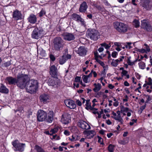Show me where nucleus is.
Instances as JSON below:
<instances>
[{"label":"nucleus","mask_w":152,"mask_h":152,"mask_svg":"<svg viewBox=\"0 0 152 152\" xmlns=\"http://www.w3.org/2000/svg\"><path fill=\"white\" fill-rule=\"evenodd\" d=\"M22 82L23 84L20 89L26 88L28 92L30 93L35 92L38 88V83L37 80H29L28 76L24 74Z\"/></svg>","instance_id":"obj_1"},{"label":"nucleus","mask_w":152,"mask_h":152,"mask_svg":"<svg viewBox=\"0 0 152 152\" xmlns=\"http://www.w3.org/2000/svg\"><path fill=\"white\" fill-rule=\"evenodd\" d=\"M23 75L24 74L22 73H18L16 78L10 76L8 77H6L5 80L9 85L16 84L17 86L20 88L21 86H23L22 81Z\"/></svg>","instance_id":"obj_2"},{"label":"nucleus","mask_w":152,"mask_h":152,"mask_svg":"<svg viewBox=\"0 0 152 152\" xmlns=\"http://www.w3.org/2000/svg\"><path fill=\"white\" fill-rule=\"evenodd\" d=\"M113 26L117 31L121 34L126 32L128 29V26L126 24L117 21L113 23Z\"/></svg>","instance_id":"obj_3"},{"label":"nucleus","mask_w":152,"mask_h":152,"mask_svg":"<svg viewBox=\"0 0 152 152\" xmlns=\"http://www.w3.org/2000/svg\"><path fill=\"white\" fill-rule=\"evenodd\" d=\"M64 45V41L60 37L55 38L53 40V48L56 51H60L62 49Z\"/></svg>","instance_id":"obj_4"},{"label":"nucleus","mask_w":152,"mask_h":152,"mask_svg":"<svg viewBox=\"0 0 152 152\" xmlns=\"http://www.w3.org/2000/svg\"><path fill=\"white\" fill-rule=\"evenodd\" d=\"M99 35V32L95 29L89 28L86 31V36L87 38L93 40H97Z\"/></svg>","instance_id":"obj_5"},{"label":"nucleus","mask_w":152,"mask_h":152,"mask_svg":"<svg viewBox=\"0 0 152 152\" xmlns=\"http://www.w3.org/2000/svg\"><path fill=\"white\" fill-rule=\"evenodd\" d=\"M12 144L14 148V150L15 151L22 152L24 151L25 144L19 142L18 140H16L13 141L12 142Z\"/></svg>","instance_id":"obj_6"},{"label":"nucleus","mask_w":152,"mask_h":152,"mask_svg":"<svg viewBox=\"0 0 152 152\" xmlns=\"http://www.w3.org/2000/svg\"><path fill=\"white\" fill-rule=\"evenodd\" d=\"M43 31V30L42 27H36L32 32V37L34 39H38L41 37Z\"/></svg>","instance_id":"obj_7"},{"label":"nucleus","mask_w":152,"mask_h":152,"mask_svg":"<svg viewBox=\"0 0 152 152\" xmlns=\"http://www.w3.org/2000/svg\"><path fill=\"white\" fill-rule=\"evenodd\" d=\"M37 115L38 120L39 121H42L45 120L47 114L43 110H39L37 112Z\"/></svg>","instance_id":"obj_8"},{"label":"nucleus","mask_w":152,"mask_h":152,"mask_svg":"<svg viewBox=\"0 0 152 152\" xmlns=\"http://www.w3.org/2000/svg\"><path fill=\"white\" fill-rule=\"evenodd\" d=\"M70 115L68 113H65L62 115L61 122L64 124H66L71 121Z\"/></svg>","instance_id":"obj_9"},{"label":"nucleus","mask_w":152,"mask_h":152,"mask_svg":"<svg viewBox=\"0 0 152 152\" xmlns=\"http://www.w3.org/2000/svg\"><path fill=\"white\" fill-rule=\"evenodd\" d=\"M77 125L79 127L83 129H88L91 128L90 126L86 122L82 120L79 121Z\"/></svg>","instance_id":"obj_10"},{"label":"nucleus","mask_w":152,"mask_h":152,"mask_svg":"<svg viewBox=\"0 0 152 152\" xmlns=\"http://www.w3.org/2000/svg\"><path fill=\"white\" fill-rule=\"evenodd\" d=\"M141 26L142 28L147 31H150L152 30V27L148 22L145 20L142 21Z\"/></svg>","instance_id":"obj_11"},{"label":"nucleus","mask_w":152,"mask_h":152,"mask_svg":"<svg viewBox=\"0 0 152 152\" xmlns=\"http://www.w3.org/2000/svg\"><path fill=\"white\" fill-rule=\"evenodd\" d=\"M64 102L67 107L70 109H74L76 107V105L74 101L72 100L66 99Z\"/></svg>","instance_id":"obj_12"},{"label":"nucleus","mask_w":152,"mask_h":152,"mask_svg":"<svg viewBox=\"0 0 152 152\" xmlns=\"http://www.w3.org/2000/svg\"><path fill=\"white\" fill-rule=\"evenodd\" d=\"M87 51V48L84 46H80L78 48L76 52L80 56H83L86 55Z\"/></svg>","instance_id":"obj_13"},{"label":"nucleus","mask_w":152,"mask_h":152,"mask_svg":"<svg viewBox=\"0 0 152 152\" xmlns=\"http://www.w3.org/2000/svg\"><path fill=\"white\" fill-rule=\"evenodd\" d=\"M150 2V0H141L142 6L147 10H150L151 7Z\"/></svg>","instance_id":"obj_14"},{"label":"nucleus","mask_w":152,"mask_h":152,"mask_svg":"<svg viewBox=\"0 0 152 152\" xmlns=\"http://www.w3.org/2000/svg\"><path fill=\"white\" fill-rule=\"evenodd\" d=\"M63 39L65 40L70 41L74 40L75 37L73 34L68 33H65L62 34Z\"/></svg>","instance_id":"obj_15"},{"label":"nucleus","mask_w":152,"mask_h":152,"mask_svg":"<svg viewBox=\"0 0 152 152\" xmlns=\"http://www.w3.org/2000/svg\"><path fill=\"white\" fill-rule=\"evenodd\" d=\"M50 74L52 77H55L57 75V68L54 65H53L50 67Z\"/></svg>","instance_id":"obj_16"},{"label":"nucleus","mask_w":152,"mask_h":152,"mask_svg":"<svg viewBox=\"0 0 152 152\" xmlns=\"http://www.w3.org/2000/svg\"><path fill=\"white\" fill-rule=\"evenodd\" d=\"M53 77L51 76L49 78L48 83L49 86H54L57 84V79L56 78H54Z\"/></svg>","instance_id":"obj_17"},{"label":"nucleus","mask_w":152,"mask_h":152,"mask_svg":"<svg viewBox=\"0 0 152 152\" xmlns=\"http://www.w3.org/2000/svg\"><path fill=\"white\" fill-rule=\"evenodd\" d=\"M27 20L28 22L30 23L34 24L37 21L36 16L33 14H31L28 18Z\"/></svg>","instance_id":"obj_18"},{"label":"nucleus","mask_w":152,"mask_h":152,"mask_svg":"<svg viewBox=\"0 0 152 152\" xmlns=\"http://www.w3.org/2000/svg\"><path fill=\"white\" fill-rule=\"evenodd\" d=\"M53 112L52 111H49L48 112V115L46 116V119H45L46 121L47 122L50 123L52 122L53 121Z\"/></svg>","instance_id":"obj_19"},{"label":"nucleus","mask_w":152,"mask_h":152,"mask_svg":"<svg viewBox=\"0 0 152 152\" xmlns=\"http://www.w3.org/2000/svg\"><path fill=\"white\" fill-rule=\"evenodd\" d=\"M12 16L13 18L16 20L22 19V15L20 12L18 10H16L13 12Z\"/></svg>","instance_id":"obj_20"},{"label":"nucleus","mask_w":152,"mask_h":152,"mask_svg":"<svg viewBox=\"0 0 152 152\" xmlns=\"http://www.w3.org/2000/svg\"><path fill=\"white\" fill-rule=\"evenodd\" d=\"M88 5L85 1H83L80 6L79 11L81 12H85L88 8Z\"/></svg>","instance_id":"obj_21"},{"label":"nucleus","mask_w":152,"mask_h":152,"mask_svg":"<svg viewBox=\"0 0 152 152\" xmlns=\"http://www.w3.org/2000/svg\"><path fill=\"white\" fill-rule=\"evenodd\" d=\"M40 99L41 102L45 104L48 102L49 100V96L46 94H43L40 96Z\"/></svg>","instance_id":"obj_22"},{"label":"nucleus","mask_w":152,"mask_h":152,"mask_svg":"<svg viewBox=\"0 0 152 152\" xmlns=\"http://www.w3.org/2000/svg\"><path fill=\"white\" fill-rule=\"evenodd\" d=\"M121 111L118 110L117 111V113L118 114L117 117L111 116V117L114 119L120 122L121 124H123V120L122 118L121 117L120 114Z\"/></svg>","instance_id":"obj_23"},{"label":"nucleus","mask_w":152,"mask_h":152,"mask_svg":"<svg viewBox=\"0 0 152 152\" xmlns=\"http://www.w3.org/2000/svg\"><path fill=\"white\" fill-rule=\"evenodd\" d=\"M0 92L7 94L9 92V90L2 84H1L0 86Z\"/></svg>","instance_id":"obj_24"},{"label":"nucleus","mask_w":152,"mask_h":152,"mask_svg":"<svg viewBox=\"0 0 152 152\" xmlns=\"http://www.w3.org/2000/svg\"><path fill=\"white\" fill-rule=\"evenodd\" d=\"M94 86L95 88L93 89V90L95 92H97L99 91L102 87L101 84L98 83L97 84L96 83H94Z\"/></svg>","instance_id":"obj_25"},{"label":"nucleus","mask_w":152,"mask_h":152,"mask_svg":"<svg viewBox=\"0 0 152 152\" xmlns=\"http://www.w3.org/2000/svg\"><path fill=\"white\" fill-rule=\"evenodd\" d=\"M72 17L73 20L78 22L79 21V20H81V19L80 16L75 13H73L72 15Z\"/></svg>","instance_id":"obj_26"},{"label":"nucleus","mask_w":152,"mask_h":152,"mask_svg":"<svg viewBox=\"0 0 152 152\" xmlns=\"http://www.w3.org/2000/svg\"><path fill=\"white\" fill-rule=\"evenodd\" d=\"M66 60L65 56L63 55L62 56L59 58V62L60 64H64Z\"/></svg>","instance_id":"obj_27"},{"label":"nucleus","mask_w":152,"mask_h":152,"mask_svg":"<svg viewBox=\"0 0 152 152\" xmlns=\"http://www.w3.org/2000/svg\"><path fill=\"white\" fill-rule=\"evenodd\" d=\"M95 59L97 62H98L101 66L103 67V68H107V69L108 68V66H105L104 64V62L99 60L97 57L95 58Z\"/></svg>","instance_id":"obj_28"},{"label":"nucleus","mask_w":152,"mask_h":152,"mask_svg":"<svg viewBox=\"0 0 152 152\" xmlns=\"http://www.w3.org/2000/svg\"><path fill=\"white\" fill-rule=\"evenodd\" d=\"M35 149L37 152H45V151L41 147L37 145L35 146Z\"/></svg>","instance_id":"obj_29"},{"label":"nucleus","mask_w":152,"mask_h":152,"mask_svg":"<svg viewBox=\"0 0 152 152\" xmlns=\"http://www.w3.org/2000/svg\"><path fill=\"white\" fill-rule=\"evenodd\" d=\"M133 24L134 27L137 28L140 26V22L137 19H134L133 22Z\"/></svg>","instance_id":"obj_30"},{"label":"nucleus","mask_w":152,"mask_h":152,"mask_svg":"<svg viewBox=\"0 0 152 152\" xmlns=\"http://www.w3.org/2000/svg\"><path fill=\"white\" fill-rule=\"evenodd\" d=\"M114 145L111 144H110L108 147V150L110 152H113L114 151Z\"/></svg>","instance_id":"obj_31"},{"label":"nucleus","mask_w":152,"mask_h":152,"mask_svg":"<svg viewBox=\"0 0 152 152\" xmlns=\"http://www.w3.org/2000/svg\"><path fill=\"white\" fill-rule=\"evenodd\" d=\"M58 128L57 127H55L53 129H51L50 131V135H52L53 134L56 133L58 132Z\"/></svg>","instance_id":"obj_32"},{"label":"nucleus","mask_w":152,"mask_h":152,"mask_svg":"<svg viewBox=\"0 0 152 152\" xmlns=\"http://www.w3.org/2000/svg\"><path fill=\"white\" fill-rule=\"evenodd\" d=\"M121 112L122 113L124 112H127L129 110L128 107H124L123 105H121L120 107Z\"/></svg>","instance_id":"obj_33"},{"label":"nucleus","mask_w":152,"mask_h":152,"mask_svg":"<svg viewBox=\"0 0 152 152\" xmlns=\"http://www.w3.org/2000/svg\"><path fill=\"white\" fill-rule=\"evenodd\" d=\"M144 98H145V97L147 99V100L145 101V103L146 104V103H148L149 101H151V98L149 95L144 94Z\"/></svg>","instance_id":"obj_34"},{"label":"nucleus","mask_w":152,"mask_h":152,"mask_svg":"<svg viewBox=\"0 0 152 152\" xmlns=\"http://www.w3.org/2000/svg\"><path fill=\"white\" fill-rule=\"evenodd\" d=\"M70 129L72 133H75L77 131L78 129L75 126H73L70 128Z\"/></svg>","instance_id":"obj_35"},{"label":"nucleus","mask_w":152,"mask_h":152,"mask_svg":"<svg viewBox=\"0 0 152 152\" xmlns=\"http://www.w3.org/2000/svg\"><path fill=\"white\" fill-rule=\"evenodd\" d=\"M138 64L139 67L140 69H145V64L143 62H140Z\"/></svg>","instance_id":"obj_36"},{"label":"nucleus","mask_w":152,"mask_h":152,"mask_svg":"<svg viewBox=\"0 0 152 152\" xmlns=\"http://www.w3.org/2000/svg\"><path fill=\"white\" fill-rule=\"evenodd\" d=\"M11 65V63L10 61H9L3 64L2 66L4 67H7L10 66Z\"/></svg>","instance_id":"obj_37"},{"label":"nucleus","mask_w":152,"mask_h":152,"mask_svg":"<svg viewBox=\"0 0 152 152\" xmlns=\"http://www.w3.org/2000/svg\"><path fill=\"white\" fill-rule=\"evenodd\" d=\"M86 109L88 110V107L91 105V103L90 102V100H86Z\"/></svg>","instance_id":"obj_38"},{"label":"nucleus","mask_w":152,"mask_h":152,"mask_svg":"<svg viewBox=\"0 0 152 152\" xmlns=\"http://www.w3.org/2000/svg\"><path fill=\"white\" fill-rule=\"evenodd\" d=\"M126 44L125 45V47L126 48H128L129 49H130L132 48V47L131 46L132 43L131 42H127L126 43Z\"/></svg>","instance_id":"obj_39"},{"label":"nucleus","mask_w":152,"mask_h":152,"mask_svg":"<svg viewBox=\"0 0 152 152\" xmlns=\"http://www.w3.org/2000/svg\"><path fill=\"white\" fill-rule=\"evenodd\" d=\"M46 12L45 10L42 9L40 12L39 13V16L40 17H42L45 14Z\"/></svg>","instance_id":"obj_40"},{"label":"nucleus","mask_w":152,"mask_h":152,"mask_svg":"<svg viewBox=\"0 0 152 152\" xmlns=\"http://www.w3.org/2000/svg\"><path fill=\"white\" fill-rule=\"evenodd\" d=\"M99 11H100L101 12H104L105 11V9L103 7H102L99 5L97 8V9Z\"/></svg>","instance_id":"obj_41"},{"label":"nucleus","mask_w":152,"mask_h":152,"mask_svg":"<svg viewBox=\"0 0 152 152\" xmlns=\"http://www.w3.org/2000/svg\"><path fill=\"white\" fill-rule=\"evenodd\" d=\"M131 58V57H130L128 58L127 63L128 64V65H129L132 66L134 65V62H132L130 60V58Z\"/></svg>","instance_id":"obj_42"},{"label":"nucleus","mask_w":152,"mask_h":152,"mask_svg":"<svg viewBox=\"0 0 152 152\" xmlns=\"http://www.w3.org/2000/svg\"><path fill=\"white\" fill-rule=\"evenodd\" d=\"M88 78L86 75H84L83 76V80L85 83H87Z\"/></svg>","instance_id":"obj_43"},{"label":"nucleus","mask_w":152,"mask_h":152,"mask_svg":"<svg viewBox=\"0 0 152 152\" xmlns=\"http://www.w3.org/2000/svg\"><path fill=\"white\" fill-rule=\"evenodd\" d=\"M101 45L104 47L106 49H109L110 47V45L109 46L108 45L105 43H102L101 44Z\"/></svg>","instance_id":"obj_44"},{"label":"nucleus","mask_w":152,"mask_h":152,"mask_svg":"<svg viewBox=\"0 0 152 152\" xmlns=\"http://www.w3.org/2000/svg\"><path fill=\"white\" fill-rule=\"evenodd\" d=\"M118 55V53L116 51H113L112 52L111 56L112 57L114 58L116 57L117 55Z\"/></svg>","instance_id":"obj_45"},{"label":"nucleus","mask_w":152,"mask_h":152,"mask_svg":"<svg viewBox=\"0 0 152 152\" xmlns=\"http://www.w3.org/2000/svg\"><path fill=\"white\" fill-rule=\"evenodd\" d=\"M111 65L114 67H116L117 66L118 64L115 62V60L113 59V61L111 63Z\"/></svg>","instance_id":"obj_46"},{"label":"nucleus","mask_w":152,"mask_h":152,"mask_svg":"<svg viewBox=\"0 0 152 152\" xmlns=\"http://www.w3.org/2000/svg\"><path fill=\"white\" fill-rule=\"evenodd\" d=\"M97 138L98 139V142L100 143L101 144H103V143L102 142V138L99 136H97Z\"/></svg>","instance_id":"obj_47"},{"label":"nucleus","mask_w":152,"mask_h":152,"mask_svg":"<svg viewBox=\"0 0 152 152\" xmlns=\"http://www.w3.org/2000/svg\"><path fill=\"white\" fill-rule=\"evenodd\" d=\"M81 79V77H77L75 78V81L76 82H80Z\"/></svg>","instance_id":"obj_48"},{"label":"nucleus","mask_w":152,"mask_h":152,"mask_svg":"<svg viewBox=\"0 0 152 152\" xmlns=\"http://www.w3.org/2000/svg\"><path fill=\"white\" fill-rule=\"evenodd\" d=\"M50 57L51 60H52V61H54L56 59V58L52 54H50Z\"/></svg>","instance_id":"obj_49"},{"label":"nucleus","mask_w":152,"mask_h":152,"mask_svg":"<svg viewBox=\"0 0 152 152\" xmlns=\"http://www.w3.org/2000/svg\"><path fill=\"white\" fill-rule=\"evenodd\" d=\"M88 133L89 135L92 134V135H91V136H92V137L94 135V131L93 130L89 131H88Z\"/></svg>","instance_id":"obj_50"},{"label":"nucleus","mask_w":152,"mask_h":152,"mask_svg":"<svg viewBox=\"0 0 152 152\" xmlns=\"http://www.w3.org/2000/svg\"><path fill=\"white\" fill-rule=\"evenodd\" d=\"M146 104L145 103V104L144 105L141 106L140 107V110H141V111L140 112V113H141L142 111L144 109H145V107H146Z\"/></svg>","instance_id":"obj_51"},{"label":"nucleus","mask_w":152,"mask_h":152,"mask_svg":"<svg viewBox=\"0 0 152 152\" xmlns=\"http://www.w3.org/2000/svg\"><path fill=\"white\" fill-rule=\"evenodd\" d=\"M103 93V92L101 91L99 92L96 94V97H99Z\"/></svg>","instance_id":"obj_52"},{"label":"nucleus","mask_w":152,"mask_h":152,"mask_svg":"<svg viewBox=\"0 0 152 152\" xmlns=\"http://www.w3.org/2000/svg\"><path fill=\"white\" fill-rule=\"evenodd\" d=\"M76 102L77 104L79 106H81L82 105L81 102L79 100H77Z\"/></svg>","instance_id":"obj_53"},{"label":"nucleus","mask_w":152,"mask_h":152,"mask_svg":"<svg viewBox=\"0 0 152 152\" xmlns=\"http://www.w3.org/2000/svg\"><path fill=\"white\" fill-rule=\"evenodd\" d=\"M148 83L147 84L148 85H152V79L151 78L149 77L148 78Z\"/></svg>","instance_id":"obj_54"},{"label":"nucleus","mask_w":152,"mask_h":152,"mask_svg":"<svg viewBox=\"0 0 152 152\" xmlns=\"http://www.w3.org/2000/svg\"><path fill=\"white\" fill-rule=\"evenodd\" d=\"M135 76L138 79H140L141 77L140 75L138 73H135Z\"/></svg>","instance_id":"obj_55"},{"label":"nucleus","mask_w":152,"mask_h":152,"mask_svg":"<svg viewBox=\"0 0 152 152\" xmlns=\"http://www.w3.org/2000/svg\"><path fill=\"white\" fill-rule=\"evenodd\" d=\"M64 134L66 136H68L69 135V131L66 130L64 132Z\"/></svg>","instance_id":"obj_56"},{"label":"nucleus","mask_w":152,"mask_h":152,"mask_svg":"<svg viewBox=\"0 0 152 152\" xmlns=\"http://www.w3.org/2000/svg\"><path fill=\"white\" fill-rule=\"evenodd\" d=\"M65 56L66 57V60L68 59H70L71 57V56L69 54H67Z\"/></svg>","instance_id":"obj_57"},{"label":"nucleus","mask_w":152,"mask_h":152,"mask_svg":"<svg viewBox=\"0 0 152 152\" xmlns=\"http://www.w3.org/2000/svg\"><path fill=\"white\" fill-rule=\"evenodd\" d=\"M89 109L91 110H97V109H96L93 107H92L91 105L90 106H89V107H88V110Z\"/></svg>","instance_id":"obj_58"},{"label":"nucleus","mask_w":152,"mask_h":152,"mask_svg":"<svg viewBox=\"0 0 152 152\" xmlns=\"http://www.w3.org/2000/svg\"><path fill=\"white\" fill-rule=\"evenodd\" d=\"M128 73V72L125 70H123L122 72L121 73L123 74V75H126Z\"/></svg>","instance_id":"obj_59"},{"label":"nucleus","mask_w":152,"mask_h":152,"mask_svg":"<svg viewBox=\"0 0 152 152\" xmlns=\"http://www.w3.org/2000/svg\"><path fill=\"white\" fill-rule=\"evenodd\" d=\"M138 85L139 86V87H137V88H136L135 90V91H136L137 90H138L139 89H140L141 88V84L140 83H139L138 84Z\"/></svg>","instance_id":"obj_60"},{"label":"nucleus","mask_w":152,"mask_h":152,"mask_svg":"<svg viewBox=\"0 0 152 152\" xmlns=\"http://www.w3.org/2000/svg\"><path fill=\"white\" fill-rule=\"evenodd\" d=\"M108 87L110 89H113L114 87V86L110 84H109Z\"/></svg>","instance_id":"obj_61"},{"label":"nucleus","mask_w":152,"mask_h":152,"mask_svg":"<svg viewBox=\"0 0 152 152\" xmlns=\"http://www.w3.org/2000/svg\"><path fill=\"white\" fill-rule=\"evenodd\" d=\"M119 143L120 144H122V145H124L126 143L125 141L124 140H120L119 142Z\"/></svg>","instance_id":"obj_62"},{"label":"nucleus","mask_w":152,"mask_h":152,"mask_svg":"<svg viewBox=\"0 0 152 152\" xmlns=\"http://www.w3.org/2000/svg\"><path fill=\"white\" fill-rule=\"evenodd\" d=\"M140 52L142 53H145L146 52V50L144 49H140Z\"/></svg>","instance_id":"obj_63"},{"label":"nucleus","mask_w":152,"mask_h":152,"mask_svg":"<svg viewBox=\"0 0 152 152\" xmlns=\"http://www.w3.org/2000/svg\"><path fill=\"white\" fill-rule=\"evenodd\" d=\"M92 5L93 6H94V7H95L96 9L98 8V6H99V5H98L97 3H94Z\"/></svg>","instance_id":"obj_64"}]
</instances>
